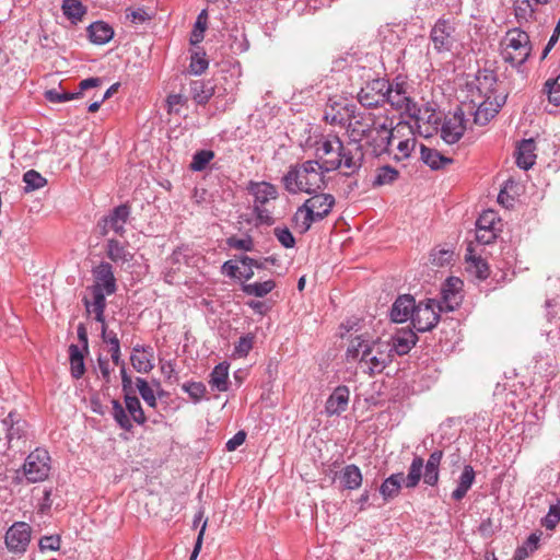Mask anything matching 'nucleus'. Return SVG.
I'll list each match as a JSON object with an SVG mask.
<instances>
[{"label": "nucleus", "instance_id": "nucleus-55", "mask_svg": "<svg viewBox=\"0 0 560 560\" xmlns=\"http://www.w3.org/2000/svg\"><path fill=\"white\" fill-rule=\"evenodd\" d=\"M254 337L250 334L241 336L235 343L234 352L240 357H246L253 348Z\"/></svg>", "mask_w": 560, "mask_h": 560}, {"label": "nucleus", "instance_id": "nucleus-5", "mask_svg": "<svg viewBox=\"0 0 560 560\" xmlns=\"http://www.w3.org/2000/svg\"><path fill=\"white\" fill-rule=\"evenodd\" d=\"M335 205V198L330 194L315 192L300 206L294 214V221L304 233L310 230L314 222L327 217Z\"/></svg>", "mask_w": 560, "mask_h": 560}, {"label": "nucleus", "instance_id": "nucleus-23", "mask_svg": "<svg viewBox=\"0 0 560 560\" xmlns=\"http://www.w3.org/2000/svg\"><path fill=\"white\" fill-rule=\"evenodd\" d=\"M462 285L463 282L458 278H447L444 287L442 288V300L439 301L445 312H452L460 304L462 298L459 295V290Z\"/></svg>", "mask_w": 560, "mask_h": 560}, {"label": "nucleus", "instance_id": "nucleus-1", "mask_svg": "<svg viewBox=\"0 0 560 560\" xmlns=\"http://www.w3.org/2000/svg\"><path fill=\"white\" fill-rule=\"evenodd\" d=\"M315 156L325 173L345 167L352 175L363 165V144L354 140L343 142L338 135L328 133L316 142Z\"/></svg>", "mask_w": 560, "mask_h": 560}, {"label": "nucleus", "instance_id": "nucleus-20", "mask_svg": "<svg viewBox=\"0 0 560 560\" xmlns=\"http://www.w3.org/2000/svg\"><path fill=\"white\" fill-rule=\"evenodd\" d=\"M508 98V94L500 93L499 96H495L494 100H486L483 98L479 102L477 108L474 112V121L479 126L487 125L501 109V107L505 104Z\"/></svg>", "mask_w": 560, "mask_h": 560}, {"label": "nucleus", "instance_id": "nucleus-26", "mask_svg": "<svg viewBox=\"0 0 560 560\" xmlns=\"http://www.w3.org/2000/svg\"><path fill=\"white\" fill-rule=\"evenodd\" d=\"M416 307V300L412 295L405 294L397 298L390 310V318L395 323L411 320Z\"/></svg>", "mask_w": 560, "mask_h": 560}, {"label": "nucleus", "instance_id": "nucleus-10", "mask_svg": "<svg viewBox=\"0 0 560 560\" xmlns=\"http://www.w3.org/2000/svg\"><path fill=\"white\" fill-rule=\"evenodd\" d=\"M441 312H445V310L440 305L439 301L428 299L418 305L416 304L411 324L419 332L430 331L438 325Z\"/></svg>", "mask_w": 560, "mask_h": 560}, {"label": "nucleus", "instance_id": "nucleus-29", "mask_svg": "<svg viewBox=\"0 0 560 560\" xmlns=\"http://www.w3.org/2000/svg\"><path fill=\"white\" fill-rule=\"evenodd\" d=\"M86 33L91 43L95 45L107 44L114 37L113 27L104 21H96L90 24L86 27Z\"/></svg>", "mask_w": 560, "mask_h": 560}, {"label": "nucleus", "instance_id": "nucleus-4", "mask_svg": "<svg viewBox=\"0 0 560 560\" xmlns=\"http://www.w3.org/2000/svg\"><path fill=\"white\" fill-rule=\"evenodd\" d=\"M247 191L253 196V213L258 224L272 225L275 218L272 214L271 202L279 198V191L276 185L269 182L249 180Z\"/></svg>", "mask_w": 560, "mask_h": 560}, {"label": "nucleus", "instance_id": "nucleus-47", "mask_svg": "<svg viewBox=\"0 0 560 560\" xmlns=\"http://www.w3.org/2000/svg\"><path fill=\"white\" fill-rule=\"evenodd\" d=\"M23 182L25 183V190L32 191L44 187L47 184L45 177H43L37 171L30 170L23 175Z\"/></svg>", "mask_w": 560, "mask_h": 560}, {"label": "nucleus", "instance_id": "nucleus-11", "mask_svg": "<svg viewBox=\"0 0 560 560\" xmlns=\"http://www.w3.org/2000/svg\"><path fill=\"white\" fill-rule=\"evenodd\" d=\"M430 39L438 52L451 51L457 40L455 20L440 18L431 28Z\"/></svg>", "mask_w": 560, "mask_h": 560}, {"label": "nucleus", "instance_id": "nucleus-50", "mask_svg": "<svg viewBox=\"0 0 560 560\" xmlns=\"http://www.w3.org/2000/svg\"><path fill=\"white\" fill-rule=\"evenodd\" d=\"M213 158L214 153L211 150L197 151L192 156L190 168L195 172H200L206 168Z\"/></svg>", "mask_w": 560, "mask_h": 560}, {"label": "nucleus", "instance_id": "nucleus-17", "mask_svg": "<svg viewBox=\"0 0 560 560\" xmlns=\"http://www.w3.org/2000/svg\"><path fill=\"white\" fill-rule=\"evenodd\" d=\"M373 131L374 133H371L366 139V144L371 147L372 153L375 156L389 153V147L395 138V131L398 132V129H394L392 124H387L386 118L383 122L376 124Z\"/></svg>", "mask_w": 560, "mask_h": 560}, {"label": "nucleus", "instance_id": "nucleus-41", "mask_svg": "<svg viewBox=\"0 0 560 560\" xmlns=\"http://www.w3.org/2000/svg\"><path fill=\"white\" fill-rule=\"evenodd\" d=\"M124 399L127 412L131 417V421L136 422L139 425H143L147 422V417L144 415L139 398L135 395L126 394Z\"/></svg>", "mask_w": 560, "mask_h": 560}, {"label": "nucleus", "instance_id": "nucleus-21", "mask_svg": "<svg viewBox=\"0 0 560 560\" xmlns=\"http://www.w3.org/2000/svg\"><path fill=\"white\" fill-rule=\"evenodd\" d=\"M92 275L94 283L91 287H98L101 290L107 292L108 295H112L117 291L116 278L109 262L102 261L93 268Z\"/></svg>", "mask_w": 560, "mask_h": 560}, {"label": "nucleus", "instance_id": "nucleus-7", "mask_svg": "<svg viewBox=\"0 0 560 560\" xmlns=\"http://www.w3.org/2000/svg\"><path fill=\"white\" fill-rule=\"evenodd\" d=\"M504 40L503 60L514 68H520L532 54L529 35L525 31L515 27L506 32Z\"/></svg>", "mask_w": 560, "mask_h": 560}, {"label": "nucleus", "instance_id": "nucleus-18", "mask_svg": "<svg viewBox=\"0 0 560 560\" xmlns=\"http://www.w3.org/2000/svg\"><path fill=\"white\" fill-rule=\"evenodd\" d=\"M31 526L25 522L13 523L5 533L4 544L10 552L24 553L30 545Z\"/></svg>", "mask_w": 560, "mask_h": 560}, {"label": "nucleus", "instance_id": "nucleus-53", "mask_svg": "<svg viewBox=\"0 0 560 560\" xmlns=\"http://www.w3.org/2000/svg\"><path fill=\"white\" fill-rule=\"evenodd\" d=\"M560 522V500L557 504L550 505L547 515L541 520V525L552 530Z\"/></svg>", "mask_w": 560, "mask_h": 560}, {"label": "nucleus", "instance_id": "nucleus-30", "mask_svg": "<svg viewBox=\"0 0 560 560\" xmlns=\"http://www.w3.org/2000/svg\"><path fill=\"white\" fill-rule=\"evenodd\" d=\"M535 142L533 139H524L517 147L516 164L522 170H529L536 161Z\"/></svg>", "mask_w": 560, "mask_h": 560}, {"label": "nucleus", "instance_id": "nucleus-2", "mask_svg": "<svg viewBox=\"0 0 560 560\" xmlns=\"http://www.w3.org/2000/svg\"><path fill=\"white\" fill-rule=\"evenodd\" d=\"M346 357L348 361H358L365 366V372L371 376L382 373L393 362L389 341L371 339L364 335L350 339Z\"/></svg>", "mask_w": 560, "mask_h": 560}, {"label": "nucleus", "instance_id": "nucleus-25", "mask_svg": "<svg viewBox=\"0 0 560 560\" xmlns=\"http://www.w3.org/2000/svg\"><path fill=\"white\" fill-rule=\"evenodd\" d=\"M1 422L5 431V439L9 445L14 440L22 439L26 433V421L22 419L20 413L16 411H10Z\"/></svg>", "mask_w": 560, "mask_h": 560}, {"label": "nucleus", "instance_id": "nucleus-62", "mask_svg": "<svg viewBox=\"0 0 560 560\" xmlns=\"http://www.w3.org/2000/svg\"><path fill=\"white\" fill-rule=\"evenodd\" d=\"M415 145H416V140L413 138L412 139L401 140L397 144V150L400 153V155L399 156H395V159L396 160H402V159L409 158L410 153L415 149Z\"/></svg>", "mask_w": 560, "mask_h": 560}, {"label": "nucleus", "instance_id": "nucleus-35", "mask_svg": "<svg viewBox=\"0 0 560 560\" xmlns=\"http://www.w3.org/2000/svg\"><path fill=\"white\" fill-rule=\"evenodd\" d=\"M107 257L118 264H125L132 260L133 255L118 240L109 238L106 245Z\"/></svg>", "mask_w": 560, "mask_h": 560}, {"label": "nucleus", "instance_id": "nucleus-43", "mask_svg": "<svg viewBox=\"0 0 560 560\" xmlns=\"http://www.w3.org/2000/svg\"><path fill=\"white\" fill-rule=\"evenodd\" d=\"M61 9L65 16L73 24L80 22L86 13V8L80 0H63Z\"/></svg>", "mask_w": 560, "mask_h": 560}, {"label": "nucleus", "instance_id": "nucleus-15", "mask_svg": "<svg viewBox=\"0 0 560 560\" xmlns=\"http://www.w3.org/2000/svg\"><path fill=\"white\" fill-rule=\"evenodd\" d=\"M386 91H388L387 79L378 78L368 81L358 93V101L366 108L381 107L386 104Z\"/></svg>", "mask_w": 560, "mask_h": 560}, {"label": "nucleus", "instance_id": "nucleus-19", "mask_svg": "<svg viewBox=\"0 0 560 560\" xmlns=\"http://www.w3.org/2000/svg\"><path fill=\"white\" fill-rule=\"evenodd\" d=\"M497 74L492 70L482 69L479 70L474 79L469 83V91L472 97L478 94L479 97L490 100L499 96L497 92Z\"/></svg>", "mask_w": 560, "mask_h": 560}, {"label": "nucleus", "instance_id": "nucleus-16", "mask_svg": "<svg viewBox=\"0 0 560 560\" xmlns=\"http://www.w3.org/2000/svg\"><path fill=\"white\" fill-rule=\"evenodd\" d=\"M387 88L388 91L385 92L386 104H389L394 109L402 110L408 115L411 105L417 104L408 93V83L397 77L393 82L387 80Z\"/></svg>", "mask_w": 560, "mask_h": 560}, {"label": "nucleus", "instance_id": "nucleus-13", "mask_svg": "<svg viewBox=\"0 0 560 560\" xmlns=\"http://www.w3.org/2000/svg\"><path fill=\"white\" fill-rule=\"evenodd\" d=\"M350 120L347 125L348 141H357L362 144V140L374 133L373 128L376 125L375 116L371 113L351 110Z\"/></svg>", "mask_w": 560, "mask_h": 560}, {"label": "nucleus", "instance_id": "nucleus-27", "mask_svg": "<svg viewBox=\"0 0 560 560\" xmlns=\"http://www.w3.org/2000/svg\"><path fill=\"white\" fill-rule=\"evenodd\" d=\"M350 390L346 385L337 386L326 401V412L338 416L346 411L349 404Z\"/></svg>", "mask_w": 560, "mask_h": 560}, {"label": "nucleus", "instance_id": "nucleus-39", "mask_svg": "<svg viewBox=\"0 0 560 560\" xmlns=\"http://www.w3.org/2000/svg\"><path fill=\"white\" fill-rule=\"evenodd\" d=\"M276 288V282L271 279L264 282L242 283L241 290L248 296L264 298Z\"/></svg>", "mask_w": 560, "mask_h": 560}, {"label": "nucleus", "instance_id": "nucleus-36", "mask_svg": "<svg viewBox=\"0 0 560 560\" xmlns=\"http://www.w3.org/2000/svg\"><path fill=\"white\" fill-rule=\"evenodd\" d=\"M209 384L219 392H226L229 389V363L221 362L213 368Z\"/></svg>", "mask_w": 560, "mask_h": 560}, {"label": "nucleus", "instance_id": "nucleus-8", "mask_svg": "<svg viewBox=\"0 0 560 560\" xmlns=\"http://www.w3.org/2000/svg\"><path fill=\"white\" fill-rule=\"evenodd\" d=\"M21 471L28 483H37L46 480L51 471V457L44 447L32 451L22 465Z\"/></svg>", "mask_w": 560, "mask_h": 560}, {"label": "nucleus", "instance_id": "nucleus-38", "mask_svg": "<svg viewBox=\"0 0 560 560\" xmlns=\"http://www.w3.org/2000/svg\"><path fill=\"white\" fill-rule=\"evenodd\" d=\"M542 533L536 532L528 536L522 546L517 547L513 560H526L539 547V541Z\"/></svg>", "mask_w": 560, "mask_h": 560}, {"label": "nucleus", "instance_id": "nucleus-48", "mask_svg": "<svg viewBox=\"0 0 560 560\" xmlns=\"http://www.w3.org/2000/svg\"><path fill=\"white\" fill-rule=\"evenodd\" d=\"M182 389L188 394L195 404L201 401L207 390L206 385L202 382L184 383L182 385Z\"/></svg>", "mask_w": 560, "mask_h": 560}, {"label": "nucleus", "instance_id": "nucleus-52", "mask_svg": "<svg viewBox=\"0 0 560 560\" xmlns=\"http://www.w3.org/2000/svg\"><path fill=\"white\" fill-rule=\"evenodd\" d=\"M545 92L548 100L556 106L560 105V74L555 80H547L545 83Z\"/></svg>", "mask_w": 560, "mask_h": 560}, {"label": "nucleus", "instance_id": "nucleus-51", "mask_svg": "<svg viewBox=\"0 0 560 560\" xmlns=\"http://www.w3.org/2000/svg\"><path fill=\"white\" fill-rule=\"evenodd\" d=\"M207 20L208 13L207 10H202L195 22L192 34H191V43L197 44L203 39V33L207 28Z\"/></svg>", "mask_w": 560, "mask_h": 560}, {"label": "nucleus", "instance_id": "nucleus-28", "mask_svg": "<svg viewBox=\"0 0 560 560\" xmlns=\"http://www.w3.org/2000/svg\"><path fill=\"white\" fill-rule=\"evenodd\" d=\"M418 337L411 329H400L393 337L390 343L392 354L405 355L416 346Z\"/></svg>", "mask_w": 560, "mask_h": 560}, {"label": "nucleus", "instance_id": "nucleus-3", "mask_svg": "<svg viewBox=\"0 0 560 560\" xmlns=\"http://www.w3.org/2000/svg\"><path fill=\"white\" fill-rule=\"evenodd\" d=\"M325 174L318 161L307 160L290 165L281 177V184L291 195L300 192L313 195L325 188Z\"/></svg>", "mask_w": 560, "mask_h": 560}, {"label": "nucleus", "instance_id": "nucleus-59", "mask_svg": "<svg viewBox=\"0 0 560 560\" xmlns=\"http://www.w3.org/2000/svg\"><path fill=\"white\" fill-rule=\"evenodd\" d=\"M60 537L59 536H44L39 539V549L40 551H46V550H50V551H56V550H59L60 548Z\"/></svg>", "mask_w": 560, "mask_h": 560}, {"label": "nucleus", "instance_id": "nucleus-45", "mask_svg": "<svg viewBox=\"0 0 560 560\" xmlns=\"http://www.w3.org/2000/svg\"><path fill=\"white\" fill-rule=\"evenodd\" d=\"M399 176V172L390 165H384L376 170L373 187L393 184Z\"/></svg>", "mask_w": 560, "mask_h": 560}, {"label": "nucleus", "instance_id": "nucleus-40", "mask_svg": "<svg viewBox=\"0 0 560 560\" xmlns=\"http://www.w3.org/2000/svg\"><path fill=\"white\" fill-rule=\"evenodd\" d=\"M70 372L71 376L79 380L85 372L84 357L79 346L72 343L69 346Z\"/></svg>", "mask_w": 560, "mask_h": 560}, {"label": "nucleus", "instance_id": "nucleus-61", "mask_svg": "<svg viewBox=\"0 0 560 560\" xmlns=\"http://www.w3.org/2000/svg\"><path fill=\"white\" fill-rule=\"evenodd\" d=\"M497 234L494 230L476 228V241L480 244L488 245L494 242Z\"/></svg>", "mask_w": 560, "mask_h": 560}, {"label": "nucleus", "instance_id": "nucleus-33", "mask_svg": "<svg viewBox=\"0 0 560 560\" xmlns=\"http://www.w3.org/2000/svg\"><path fill=\"white\" fill-rule=\"evenodd\" d=\"M475 470L471 465H465L459 476L456 488L452 492V498L455 501H460L467 494L475 481Z\"/></svg>", "mask_w": 560, "mask_h": 560}, {"label": "nucleus", "instance_id": "nucleus-6", "mask_svg": "<svg viewBox=\"0 0 560 560\" xmlns=\"http://www.w3.org/2000/svg\"><path fill=\"white\" fill-rule=\"evenodd\" d=\"M423 468V458L419 455L413 456L407 476L404 472L392 474L385 478L380 486V493L384 501H389L398 497L402 483L408 489H415L421 480Z\"/></svg>", "mask_w": 560, "mask_h": 560}, {"label": "nucleus", "instance_id": "nucleus-63", "mask_svg": "<svg viewBox=\"0 0 560 560\" xmlns=\"http://www.w3.org/2000/svg\"><path fill=\"white\" fill-rule=\"evenodd\" d=\"M495 213L493 211L483 212L476 222V228L494 230Z\"/></svg>", "mask_w": 560, "mask_h": 560}, {"label": "nucleus", "instance_id": "nucleus-42", "mask_svg": "<svg viewBox=\"0 0 560 560\" xmlns=\"http://www.w3.org/2000/svg\"><path fill=\"white\" fill-rule=\"evenodd\" d=\"M514 14L518 23H527L535 20L533 0H514Z\"/></svg>", "mask_w": 560, "mask_h": 560}, {"label": "nucleus", "instance_id": "nucleus-58", "mask_svg": "<svg viewBox=\"0 0 560 560\" xmlns=\"http://www.w3.org/2000/svg\"><path fill=\"white\" fill-rule=\"evenodd\" d=\"M126 18L133 24H142L151 20V15L143 8H138L137 10L127 9Z\"/></svg>", "mask_w": 560, "mask_h": 560}, {"label": "nucleus", "instance_id": "nucleus-57", "mask_svg": "<svg viewBox=\"0 0 560 560\" xmlns=\"http://www.w3.org/2000/svg\"><path fill=\"white\" fill-rule=\"evenodd\" d=\"M226 244L231 248L244 250V252H250L254 247V242L250 236H246L244 238H238L236 236H231L226 240Z\"/></svg>", "mask_w": 560, "mask_h": 560}, {"label": "nucleus", "instance_id": "nucleus-49", "mask_svg": "<svg viewBox=\"0 0 560 560\" xmlns=\"http://www.w3.org/2000/svg\"><path fill=\"white\" fill-rule=\"evenodd\" d=\"M136 385L141 398L145 401V404L152 408H155L158 404L156 397L154 395L153 389L149 386L148 382L144 378L137 377Z\"/></svg>", "mask_w": 560, "mask_h": 560}, {"label": "nucleus", "instance_id": "nucleus-54", "mask_svg": "<svg viewBox=\"0 0 560 560\" xmlns=\"http://www.w3.org/2000/svg\"><path fill=\"white\" fill-rule=\"evenodd\" d=\"M273 234L277 237V240L279 241V243L284 248H293L294 247L295 238H294L293 234L291 233V231L287 226L275 228Z\"/></svg>", "mask_w": 560, "mask_h": 560}, {"label": "nucleus", "instance_id": "nucleus-64", "mask_svg": "<svg viewBox=\"0 0 560 560\" xmlns=\"http://www.w3.org/2000/svg\"><path fill=\"white\" fill-rule=\"evenodd\" d=\"M162 373L165 375L168 382L177 383L179 377L175 370V363L173 361H166L161 366Z\"/></svg>", "mask_w": 560, "mask_h": 560}, {"label": "nucleus", "instance_id": "nucleus-14", "mask_svg": "<svg viewBox=\"0 0 560 560\" xmlns=\"http://www.w3.org/2000/svg\"><path fill=\"white\" fill-rule=\"evenodd\" d=\"M131 214V208L127 203H121L115 207L107 215L103 217L97 226L101 235L105 236L110 231L119 236H124L126 233L125 225L128 222Z\"/></svg>", "mask_w": 560, "mask_h": 560}, {"label": "nucleus", "instance_id": "nucleus-46", "mask_svg": "<svg viewBox=\"0 0 560 560\" xmlns=\"http://www.w3.org/2000/svg\"><path fill=\"white\" fill-rule=\"evenodd\" d=\"M81 97V92H66L50 89L45 91V98L50 103H65Z\"/></svg>", "mask_w": 560, "mask_h": 560}, {"label": "nucleus", "instance_id": "nucleus-12", "mask_svg": "<svg viewBox=\"0 0 560 560\" xmlns=\"http://www.w3.org/2000/svg\"><path fill=\"white\" fill-rule=\"evenodd\" d=\"M465 112L462 107H457L453 113L444 115L439 126V132L442 140L447 144L458 142L466 131Z\"/></svg>", "mask_w": 560, "mask_h": 560}, {"label": "nucleus", "instance_id": "nucleus-22", "mask_svg": "<svg viewBox=\"0 0 560 560\" xmlns=\"http://www.w3.org/2000/svg\"><path fill=\"white\" fill-rule=\"evenodd\" d=\"M92 300L84 296L82 299L83 305L89 314H94V319L97 323L104 324L105 320V308H106V295L107 292L101 290L98 287H89Z\"/></svg>", "mask_w": 560, "mask_h": 560}, {"label": "nucleus", "instance_id": "nucleus-60", "mask_svg": "<svg viewBox=\"0 0 560 560\" xmlns=\"http://www.w3.org/2000/svg\"><path fill=\"white\" fill-rule=\"evenodd\" d=\"M208 68V60L205 57L199 56L198 54H195L191 56L189 69L190 72L199 75Z\"/></svg>", "mask_w": 560, "mask_h": 560}, {"label": "nucleus", "instance_id": "nucleus-24", "mask_svg": "<svg viewBox=\"0 0 560 560\" xmlns=\"http://www.w3.org/2000/svg\"><path fill=\"white\" fill-rule=\"evenodd\" d=\"M443 451L435 450L427 459L425 464L423 463V468L421 471V478L423 479V483L430 487H435L440 480V466L443 459Z\"/></svg>", "mask_w": 560, "mask_h": 560}, {"label": "nucleus", "instance_id": "nucleus-56", "mask_svg": "<svg viewBox=\"0 0 560 560\" xmlns=\"http://www.w3.org/2000/svg\"><path fill=\"white\" fill-rule=\"evenodd\" d=\"M466 260L470 261L472 267L475 268L476 276L485 280L489 276V267L488 264L481 259L480 257H471L470 255H466Z\"/></svg>", "mask_w": 560, "mask_h": 560}, {"label": "nucleus", "instance_id": "nucleus-34", "mask_svg": "<svg viewBox=\"0 0 560 560\" xmlns=\"http://www.w3.org/2000/svg\"><path fill=\"white\" fill-rule=\"evenodd\" d=\"M421 160L432 170H440L446 164L453 162L452 159L444 156L438 150L421 144L420 147Z\"/></svg>", "mask_w": 560, "mask_h": 560}, {"label": "nucleus", "instance_id": "nucleus-44", "mask_svg": "<svg viewBox=\"0 0 560 560\" xmlns=\"http://www.w3.org/2000/svg\"><path fill=\"white\" fill-rule=\"evenodd\" d=\"M112 416L118 427L127 432H131L133 429V424L131 419L127 415V409L122 407V405L117 400H112Z\"/></svg>", "mask_w": 560, "mask_h": 560}, {"label": "nucleus", "instance_id": "nucleus-32", "mask_svg": "<svg viewBox=\"0 0 560 560\" xmlns=\"http://www.w3.org/2000/svg\"><path fill=\"white\" fill-rule=\"evenodd\" d=\"M152 357V352L149 353L142 346L137 345L133 347V353L130 355V362L137 372L145 374L154 368Z\"/></svg>", "mask_w": 560, "mask_h": 560}, {"label": "nucleus", "instance_id": "nucleus-37", "mask_svg": "<svg viewBox=\"0 0 560 560\" xmlns=\"http://www.w3.org/2000/svg\"><path fill=\"white\" fill-rule=\"evenodd\" d=\"M190 93L192 100L197 104L203 105L208 103V101L214 94V88L210 82H205L203 80H195L190 83Z\"/></svg>", "mask_w": 560, "mask_h": 560}, {"label": "nucleus", "instance_id": "nucleus-31", "mask_svg": "<svg viewBox=\"0 0 560 560\" xmlns=\"http://www.w3.org/2000/svg\"><path fill=\"white\" fill-rule=\"evenodd\" d=\"M339 479L342 488L347 490H357L361 487L363 477L357 465L349 464L340 471Z\"/></svg>", "mask_w": 560, "mask_h": 560}, {"label": "nucleus", "instance_id": "nucleus-9", "mask_svg": "<svg viewBox=\"0 0 560 560\" xmlns=\"http://www.w3.org/2000/svg\"><path fill=\"white\" fill-rule=\"evenodd\" d=\"M408 116L415 121L421 137L430 138L439 132L442 115L435 110L432 104L427 103L421 107L418 104L411 105Z\"/></svg>", "mask_w": 560, "mask_h": 560}]
</instances>
